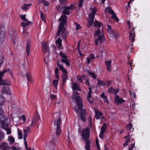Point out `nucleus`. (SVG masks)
Masks as SVG:
<instances>
[{
    "label": "nucleus",
    "mask_w": 150,
    "mask_h": 150,
    "mask_svg": "<svg viewBox=\"0 0 150 150\" xmlns=\"http://www.w3.org/2000/svg\"><path fill=\"white\" fill-rule=\"evenodd\" d=\"M75 100L77 105L79 107V108L76 107H74V110L76 113L79 112V110H83V103L82 98L80 96H75Z\"/></svg>",
    "instance_id": "1"
},
{
    "label": "nucleus",
    "mask_w": 150,
    "mask_h": 150,
    "mask_svg": "<svg viewBox=\"0 0 150 150\" xmlns=\"http://www.w3.org/2000/svg\"><path fill=\"white\" fill-rule=\"evenodd\" d=\"M5 32L6 30L4 23H0V42L1 43L4 41Z\"/></svg>",
    "instance_id": "2"
},
{
    "label": "nucleus",
    "mask_w": 150,
    "mask_h": 150,
    "mask_svg": "<svg viewBox=\"0 0 150 150\" xmlns=\"http://www.w3.org/2000/svg\"><path fill=\"white\" fill-rule=\"evenodd\" d=\"M75 4H70L69 6L63 7L64 8L62 12V13L64 15H69L70 13V10L73 9L76 7L74 6Z\"/></svg>",
    "instance_id": "3"
},
{
    "label": "nucleus",
    "mask_w": 150,
    "mask_h": 150,
    "mask_svg": "<svg viewBox=\"0 0 150 150\" xmlns=\"http://www.w3.org/2000/svg\"><path fill=\"white\" fill-rule=\"evenodd\" d=\"M82 138L84 140H88L89 137V130L88 128L84 129L81 134Z\"/></svg>",
    "instance_id": "4"
},
{
    "label": "nucleus",
    "mask_w": 150,
    "mask_h": 150,
    "mask_svg": "<svg viewBox=\"0 0 150 150\" xmlns=\"http://www.w3.org/2000/svg\"><path fill=\"white\" fill-rule=\"evenodd\" d=\"M0 122L2 124V127L4 130H6L8 127L7 123L6 122L5 117L2 114L0 113Z\"/></svg>",
    "instance_id": "5"
},
{
    "label": "nucleus",
    "mask_w": 150,
    "mask_h": 150,
    "mask_svg": "<svg viewBox=\"0 0 150 150\" xmlns=\"http://www.w3.org/2000/svg\"><path fill=\"white\" fill-rule=\"evenodd\" d=\"M66 30L64 26H62L61 25H59L58 29L57 30L56 35L57 36H59L61 32L62 31V35L63 36V38H64L66 37V35L65 33L64 34V32Z\"/></svg>",
    "instance_id": "6"
},
{
    "label": "nucleus",
    "mask_w": 150,
    "mask_h": 150,
    "mask_svg": "<svg viewBox=\"0 0 150 150\" xmlns=\"http://www.w3.org/2000/svg\"><path fill=\"white\" fill-rule=\"evenodd\" d=\"M61 121V117L59 118L57 121L56 124L57 128L56 129V134L57 136L61 134L62 132L60 126Z\"/></svg>",
    "instance_id": "7"
},
{
    "label": "nucleus",
    "mask_w": 150,
    "mask_h": 150,
    "mask_svg": "<svg viewBox=\"0 0 150 150\" xmlns=\"http://www.w3.org/2000/svg\"><path fill=\"white\" fill-rule=\"evenodd\" d=\"M42 49L43 52L44 53H49V47L48 43L46 42L42 43Z\"/></svg>",
    "instance_id": "8"
},
{
    "label": "nucleus",
    "mask_w": 150,
    "mask_h": 150,
    "mask_svg": "<svg viewBox=\"0 0 150 150\" xmlns=\"http://www.w3.org/2000/svg\"><path fill=\"white\" fill-rule=\"evenodd\" d=\"M59 21L61 22L59 23V25L62 26L66 25L67 20V16L65 15H62L59 19Z\"/></svg>",
    "instance_id": "9"
},
{
    "label": "nucleus",
    "mask_w": 150,
    "mask_h": 150,
    "mask_svg": "<svg viewBox=\"0 0 150 150\" xmlns=\"http://www.w3.org/2000/svg\"><path fill=\"white\" fill-rule=\"evenodd\" d=\"M135 27H133L132 29L129 31V39L133 43L134 42V38L135 37V34L134 29Z\"/></svg>",
    "instance_id": "10"
},
{
    "label": "nucleus",
    "mask_w": 150,
    "mask_h": 150,
    "mask_svg": "<svg viewBox=\"0 0 150 150\" xmlns=\"http://www.w3.org/2000/svg\"><path fill=\"white\" fill-rule=\"evenodd\" d=\"M80 118L81 120L84 122H86V112L85 109H83L81 111L80 113Z\"/></svg>",
    "instance_id": "11"
},
{
    "label": "nucleus",
    "mask_w": 150,
    "mask_h": 150,
    "mask_svg": "<svg viewBox=\"0 0 150 150\" xmlns=\"http://www.w3.org/2000/svg\"><path fill=\"white\" fill-rule=\"evenodd\" d=\"M61 71L62 72L63 74L62 76V79L63 84H64L66 82L67 80L68 79L67 72V70L65 69Z\"/></svg>",
    "instance_id": "12"
},
{
    "label": "nucleus",
    "mask_w": 150,
    "mask_h": 150,
    "mask_svg": "<svg viewBox=\"0 0 150 150\" xmlns=\"http://www.w3.org/2000/svg\"><path fill=\"white\" fill-rule=\"evenodd\" d=\"M125 100L122 98H120L118 95H116L115 97L114 102L117 105L121 104L123 102H125Z\"/></svg>",
    "instance_id": "13"
},
{
    "label": "nucleus",
    "mask_w": 150,
    "mask_h": 150,
    "mask_svg": "<svg viewBox=\"0 0 150 150\" xmlns=\"http://www.w3.org/2000/svg\"><path fill=\"white\" fill-rule=\"evenodd\" d=\"M105 64L107 70L108 71H110L111 70L112 60L110 59L108 61H105Z\"/></svg>",
    "instance_id": "14"
},
{
    "label": "nucleus",
    "mask_w": 150,
    "mask_h": 150,
    "mask_svg": "<svg viewBox=\"0 0 150 150\" xmlns=\"http://www.w3.org/2000/svg\"><path fill=\"white\" fill-rule=\"evenodd\" d=\"M1 92L2 93H5L8 94L10 95L11 92L9 89V87L8 86H4Z\"/></svg>",
    "instance_id": "15"
},
{
    "label": "nucleus",
    "mask_w": 150,
    "mask_h": 150,
    "mask_svg": "<svg viewBox=\"0 0 150 150\" xmlns=\"http://www.w3.org/2000/svg\"><path fill=\"white\" fill-rule=\"evenodd\" d=\"M31 45V43L30 41H28L27 42L26 49V53L25 55L28 56L30 53V46Z\"/></svg>",
    "instance_id": "16"
},
{
    "label": "nucleus",
    "mask_w": 150,
    "mask_h": 150,
    "mask_svg": "<svg viewBox=\"0 0 150 150\" xmlns=\"http://www.w3.org/2000/svg\"><path fill=\"white\" fill-rule=\"evenodd\" d=\"M95 116L97 120L100 119V117L103 115V113L100 112L98 110H95Z\"/></svg>",
    "instance_id": "17"
},
{
    "label": "nucleus",
    "mask_w": 150,
    "mask_h": 150,
    "mask_svg": "<svg viewBox=\"0 0 150 150\" xmlns=\"http://www.w3.org/2000/svg\"><path fill=\"white\" fill-rule=\"evenodd\" d=\"M72 88L73 90L77 91H81V90L80 88V86L75 83H72Z\"/></svg>",
    "instance_id": "18"
},
{
    "label": "nucleus",
    "mask_w": 150,
    "mask_h": 150,
    "mask_svg": "<svg viewBox=\"0 0 150 150\" xmlns=\"http://www.w3.org/2000/svg\"><path fill=\"white\" fill-rule=\"evenodd\" d=\"M56 44L58 48H61L62 46V40L61 38H58L56 41Z\"/></svg>",
    "instance_id": "19"
},
{
    "label": "nucleus",
    "mask_w": 150,
    "mask_h": 150,
    "mask_svg": "<svg viewBox=\"0 0 150 150\" xmlns=\"http://www.w3.org/2000/svg\"><path fill=\"white\" fill-rule=\"evenodd\" d=\"M110 14L112 15V16L110 17L111 18L113 19L116 22H117L119 21V19L117 16L116 14L114 11H111Z\"/></svg>",
    "instance_id": "20"
},
{
    "label": "nucleus",
    "mask_w": 150,
    "mask_h": 150,
    "mask_svg": "<svg viewBox=\"0 0 150 150\" xmlns=\"http://www.w3.org/2000/svg\"><path fill=\"white\" fill-rule=\"evenodd\" d=\"M103 24L101 22H99L96 19H95L94 23V26L98 28L100 27L101 26H103Z\"/></svg>",
    "instance_id": "21"
},
{
    "label": "nucleus",
    "mask_w": 150,
    "mask_h": 150,
    "mask_svg": "<svg viewBox=\"0 0 150 150\" xmlns=\"http://www.w3.org/2000/svg\"><path fill=\"white\" fill-rule=\"evenodd\" d=\"M61 61L62 62L65 63L67 67H69L70 66L69 61V59L67 58L62 59Z\"/></svg>",
    "instance_id": "22"
},
{
    "label": "nucleus",
    "mask_w": 150,
    "mask_h": 150,
    "mask_svg": "<svg viewBox=\"0 0 150 150\" xmlns=\"http://www.w3.org/2000/svg\"><path fill=\"white\" fill-rule=\"evenodd\" d=\"M86 140L87 141L86 142L85 148L86 150H91L90 149V145L91 143V141L89 140Z\"/></svg>",
    "instance_id": "23"
},
{
    "label": "nucleus",
    "mask_w": 150,
    "mask_h": 150,
    "mask_svg": "<svg viewBox=\"0 0 150 150\" xmlns=\"http://www.w3.org/2000/svg\"><path fill=\"white\" fill-rule=\"evenodd\" d=\"M10 84V82H7L6 80H4L2 79H1L0 80V85H6L8 86Z\"/></svg>",
    "instance_id": "24"
},
{
    "label": "nucleus",
    "mask_w": 150,
    "mask_h": 150,
    "mask_svg": "<svg viewBox=\"0 0 150 150\" xmlns=\"http://www.w3.org/2000/svg\"><path fill=\"white\" fill-rule=\"evenodd\" d=\"M96 58L94 55L93 54H90L89 57L87 58V63L88 64L90 63L91 61L93 60Z\"/></svg>",
    "instance_id": "25"
},
{
    "label": "nucleus",
    "mask_w": 150,
    "mask_h": 150,
    "mask_svg": "<svg viewBox=\"0 0 150 150\" xmlns=\"http://www.w3.org/2000/svg\"><path fill=\"white\" fill-rule=\"evenodd\" d=\"M97 81H98V85L103 86H106V83L104 81L100 80L98 79H97Z\"/></svg>",
    "instance_id": "26"
},
{
    "label": "nucleus",
    "mask_w": 150,
    "mask_h": 150,
    "mask_svg": "<svg viewBox=\"0 0 150 150\" xmlns=\"http://www.w3.org/2000/svg\"><path fill=\"white\" fill-rule=\"evenodd\" d=\"M107 128V125L105 123H104L100 131H102L103 132H105Z\"/></svg>",
    "instance_id": "27"
},
{
    "label": "nucleus",
    "mask_w": 150,
    "mask_h": 150,
    "mask_svg": "<svg viewBox=\"0 0 150 150\" xmlns=\"http://www.w3.org/2000/svg\"><path fill=\"white\" fill-rule=\"evenodd\" d=\"M88 24L87 25L88 28H90L93 24H94V20L91 19H89L88 20Z\"/></svg>",
    "instance_id": "28"
},
{
    "label": "nucleus",
    "mask_w": 150,
    "mask_h": 150,
    "mask_svg": "<svg viewBox=\"0 0 150 150\" xmlns=\"http://www.w3.org/2000/svg\"><path fill=\"white\" fill-rule=\"evenodd\" d=\"M25 75L28 79V81L29 82H32V77L31 74L30 73H27Z\"/></svg>",
    "instance_id": "29"
},
{
    "label": "nucleus",
    "mask_w": 150,
    "mask_h": 150,
    "mask_svg": "<svg viewBox=\"0 0 150 150\" xmlns=\"http://www.w3.org/2000/svg\"><path fill=\"white\" fill-rule=\"evenodd\" d=\"M101 97L104 100V102L108 104V100L106 96L105 95V93L104 92L102 93L101 94Z\"/></svg>",
    "instance_id": "30"
},
{
    "label": "nucleus",
    "mask_w": 150,
    "mask_h": 150,
    "mask_svg": "<svg viewBox=\"0 0 150 150\" xmlns=\"http://www.w3.org/2000/svg\"><path fill=\"white\" fill-rule=\"evenodd\" d=\"M25 22H22L21 23V26L23 27H25L26 26L30 25L31 23L30 21H29L28 20V21H26Z\"/></svg>",
    "instance_id": "31"
},
{
    "label": "nucleus",
    "mask_w": 150,
    "mask_h": 150,
    "mask_svg": "<svg viewBox=\"0 0 150 150\" xmlns=\"http://www.w3.org/2000/svg\"><path fill=\"white\" fill-rule=\"evenodd\" d=\"M31 5V4H24L22 6L21 8L23 10H26L28 9L27 8Z\"/></svg>",
    "instance_id": "32"
},
{
    "label": "nucleus",
    "mask_w": 150,
    "mask_h": 150,
    "mask_svg": "<svg viewBox=\"0 0 150 150\" xmlns=\"http://www.w3.org/2000/svg\"><path fill=\"white\" fill-rule=\"evenodd\" d=\"M97 38L101 42H104L105 40L104 35H100L99 37Z\"/></svg>",
    "instance_id": "33"
},
{
    "label": "nucleus",
    "mask_w": 150,
    "mask_h": 150,
    "mask_svg": "<svg viewBox=\"0 0 150 150\" xmlns=\"http://www.w3.org/2000/svg\"><path fill=\"white\" fill-rule=\"evenodd\" d=\"M59 55L62 59H65L67 58L68 57L65 54V53H63L62 51L59 52Z\"/></svg>",
    "instance_id": "34"
},
{
    "label": "nucleus",
    "mask_w": 150,
    "mask_h": 150,
    "mask_svg": "<svg viewBox=\"0 0 150 150\" xmlns=\"http://www.w3.org/2000/svg\"><path fill=\"white\" fill-rule=\"evenodd\" d=\"M4 99L3 96L0 95V106H2L4 103Z\"/></svg>",
    "instance_id": "35"
},
{
    "label": "nucleus",
    "mask_w": 150,
    "mask_h": 150,
    "mask_svg": "<svg viewBox=\"0 0 150 150\" xmlns=\"http://www.w3.org/2000/svg\"><path fill=\"white\" fill-rule=\"evenodd\" d=\"M88 74L89 75H91L92 78L94 79H96L97 78V76L96 75L94 72H90L88 71Z\"/></svg>",
    "instance_id": "36"
},
{
    "label": "nucleus",
    "mask_w": 150,
    "mask_h": 150,
    "mask_svg": "<svg viewBox=\"0 0 150 150\" xmlns=\"http://www.w3.org/2000/svg\"><path fill=\"white\" fill-rule=\"evenodd\" d=\"M85 0H79L78 4V6L80 8L82 6V4Z\"/></svg>",
    "instance_id": "37"
},
{
    "label": "nucleus",
    "mask_w": 150,
    "mask_h": 150,
    "mask_svg": "<svg viewBox=\"0 0 150 150\" xmlns=\"http://www.w3.org/2000/svg\"><path fill=\"white\" fill-rule=\"evenodd\" d=\"M5 73L6 72H8L9 73L10 75L12 77L13 76V73L12 71L9 68H7V69H4Z\"/></svg>",
    "instance_id": "38"
},
{
    "label": "nucleus",
    "mask_w": 150,
    "mask_h": 150,
    "mask_svg": "<svg viewBox=\"0 0 150 150\" xmlns=\"http://www.w3.org/2000/svg\"><path fill=\"white\" fill-rule=\"evenodd\" d=\"M115 90V89L112 87H110L108 90V92L109 93L113 94Z\"/></svg>",
    "instance_id": "39"
},
{
    "label": "nucleus",
    "mask_w": 150,
    "mask_h": 150,
    "mask_svg": "<svg viewBox=\"0 0 150 150\" xmlns=\"http://www.w3.org/2000/svg\"><path fill=\"white\" fill-rule=\"evenodd\" d=\"M59 82L58 79H54L53 80V86L56 88L57 87Z\"/></svg>",
    "instance_id": "40"
},
{
    "label": "nucleus",
    "mask_w": 150,
    "mask_h": 150,
    "mask_svg": "<svg viewBox=\"0 0 150 150\" xmlns=\"http://www.w3.org/2000/svg\"><path fill=\"white\" fill-rule=\"evenodd\" d=\"M11 38H12V41H13V45H15L16 44L15 42L16 38V33H14L13 37V38L11 37Z\"/></svg>",
    "instance_id": "41"
},
{
    "label": "nucleus",
    "mask_w": 150,
    "mask_h": 150,
    "mask_svg": "<svg viewBox=\"0 0 150 150\" xmlns=\"http://www.w3.org/2000/svg\"><path fill=\"white\" fill-rule=\"evenodd\" d=\"M24 140L25 147L27 148V143L26 142V138L28 137L27 134H23Z\"/></svg>",
    "instance_id": "42"
},
{
    "label": "nucleus",
    "mask_w": 150,
    "mask_h": 150,
    "mask_svg": "<svg viewBox=\"0 0 150 150\" xmlns=\"http://www.w3.org/2000/svg\"><path fill=\"white\" fill-rule=\"evenodd\" d=\"M100 33V28H98V29L94 33V35L95 36L98 37V36Z\"/></svg>",
    "instance_id": "43"
},
{
    "label": "nucleus",
    "mask_w": 150,
    "mask_h": 150,
    "mask_svg": "<svg viewBox=\"0 0 150 150\" xmlns=\"http://www.w3.org/2000/svg\"><path fill=\"white\" fill-rule=\"evenodd\" d=\"M57 66H59V69L61 71L65 69L62 65L61 64H59V62L58 61H57Z\"/></svg>",
    "instance_id": "44"
},
{
    "label": "nucleus",
    "mask_w": 150,
    "mask_h": 150,
    "mask_svg": "<svg viewBox=\"0 0 150 150\" xmlns=\"http://www.w3.org/2000/svg\"><path fill=\"white\" fill-rule=\"evenodd\" d=\"M36 120L33 119L32 120L31 123L30 125L29 126L31 127H33L34 126L36 123Z\"/></svg>",
    "instance_id": "45"
},
{
    "label": "nucleus",
    "mask_w": 150,
    "mask_h": 150,
    "mask_svg": "<svg viewBox=\"0 0 150 150\" xmlns=\"http://www.w3.org/2000/svg\"><path fill=\"white\" fill-rule=\"evenodd\" d=\"M30 129L29 127H27L26 129H23V134H27L30 132Z\"/></svg>",
    "instance_id": "46"
},
{
    "label": "nucleus",
    "mask_w": 150,
    "mask_h": 150,
    "mask_svg": "<svg viewBox=\"0 0 150 150\" xmlns=\"http://www.w3.org/2000/svg\"><path fill=\"white\" fill-rule=\"evenodd\" d=\"M77 80L79 81V82L82 83L83 82V81L82 77L81 76L78 75L76 76Z\"/></svg>",
    "instance_id": "47"
},
{
    "label": "nucleus",
    "mask_w": 150,
    "mask_h": 150,
    "mask_svg": "<svg viewBox=\"0 0 150 150\" xmlns=\"http://www.w3.org/2000/svg\"><path fill=\"white\" fill-rule=\"evenodd\" d=\"M112 83V81L111 80H106V86H107V87H110Z\"/></svg>",
    "instance_id": "48"
},
{
    "label": "nucleus",
    "mask_w": 150,
    "mask_h": 150,
    "mask_svg": "<svg viewBox=\"0 0 150 150\" xmlns=\"http://www.w3.org/2000/svg\"><path fill=\"white\" fill-rule=\"evenodd\" d=\"M74 25H75L76 27V30H78L81 28V26L80 24H78L76 22H75L74 23Z\"/></svg>",
    "instance_id": "49"
},
{
    "label": "nucleus",
    "mask_w": 150,
    "mask_h": 150,
    "mask_svg": "<svg viewBox=\"0 0 150 150\" xmlns=\"http://www.w3.org/2000/svg\"><path fill=\"white\" fill-rule=\"evenodd\" d=\"M60 4L61 5L63 6L66 5V2L67 0H59Z\"/></svg>",
    "instance_id": "50"
},
{
    "label": "nucleus",
    "mask_w": 150,
    "mask_h": 150,
    "mask_svg": "<svg viewBox=\"0 0 150 150\" xmlns=\"http://www.w3.org/2000/svg\"><path fill=\"white\" fill-rule=\"evenodd\" d=\"M20 18L22 20L25 21H28V20L26 18L25 14L20 15Z\"/></svg>",
    "instance_id": "51"
},
{
    "label": "nucleus",
    "mask_w": 150,
    "mask_h": 150,
    "mask_svg": "<svg viewBox=\"0 0 150 150\" xmlns=\"http://www.w3.org/2000/svg\"><path fill=\"white\" fill-rule=\"evenodd\" d=\"M4 60V58L3 56L0 55V67H1V64H2Z\"/></svg>",
    "instance_id": "52"
},
{
    "label": "nucleus",
    "mask_w": 150,
    "mask_h": 150,
    "mask_svg": "<svg viewBox=\"0 0 150 150\" xmlns=\"http://www.w3.org/2000/svg\"><path fill=\"white\" fill-rule=\"evenodd\" d=\"M41 2L43 3L44 5L45 6H48L49 5V2L45 0H40Z\"/></svg>",
    "instance_id": "53"
},
{
    "label": "nucleus",
    "mask_w": 150,
    "mask_h": 150,
    "mask_svg": "<svg viewBox=\"0 0 150 150\" xmlns=\"http://www.w3.org/2000/svg\"><path fill=\"white\" fill-rule=\"evenodd\" d=\"M8 139L10 143H12L14 142L15 139L12 136H10L8 137Z\"/></svg>",
    "instance_id": "54"
},
{
    "label": "nucleus",
    "mask_w": 150,
    "mask_h": 150,
    "mask_svg": "<svg viewBox=\"0 0 150 150\" xmlns=\"http://www.w3.org/2000/svg\"><path fill=\"white\" fill-rule=\"evenodd\" d=\"M92 9V11L91 13L95 15L97 11L96 7H94Z\"/></svg>",
    "instance_id": "55"
},
{
    "label": "nucleus",
    "mask_w": 150,
    "mask_h": 150,
    "mask_svg": "<svg viewBox=\"0 0 150 150\" xmlns=\"http://www.w3.org/2000/svg\"><path fill=\"white\" fill-rule=\"evenodd\" d=\"M95 15L92 14L91 13H89L88 15V17L89 18V19H91L94 20L95 18Z\"/></svg>",
    "instance_id": "56"
},
{
    "label": "nucleus",
    "mask_w": 150,
    "mask_h": 150,
    "mask_svg": "<svg viewBox=\"0 0 150 150\" xmlns=\"http://www.w3.org/2000/svg\"><path fill=\"white\" fill-rule=\"evenodd\" d=\"M127 128L128 129V130H130L132 127V124L130 123L129 124H128L127 125Z\"/></svg>",
    "instance_id": "57"
},
{
    "label": "nucleus",
    "mask_w": 150,
    "mask_h": 150,
    "mask_svg": "<svg viewBox=\"0 0 150 150\" xmlns=\"http://www.w3.org/2000/svg\"><path fill=\"white\" fill-rule=\"evenodd\" d=\"M5 72L3 69V71H0V80L2 79V77L4 76Z\"/></svg>",
    "instance_id": "58"
},
{
    "label": "nucleus",
    "mask_w": 150,
    "mask_h": 150,
    "mask_svg": "<svg viewBox=\"0 0 150 150\" xmlns=\"http://www.w3.org/2000/svg\"><path fill=\"white\" fill-rule=\"evenodd\" d=\"M18 135L19 136L18 137L19 139H22L23 136H22V132L20 130H18Z\"/></svg>",
    "instance_id": "59"
},
{
    "label": "nucleus",
    "mask_w": 150,
    "mask_h": 150,
    "mask_svg": "<svg viewBox=\"0 0 150 150\" xmlns=\"http://www.w3.org/2000/svg\"><path fill=\"white\" fill-rule=\"evenodd\" d=\"M8 144L6 142H2L0 145V148H1L2 147H4L5 146H7Z\"/></svg>",
    "instance_id": "60"
},
{
    "label": "nucleus",
    "mask_w": 150,
    "mask_h": 150,
    "mask_svg": "<svg viewBox=\"0 0 150 150\" xmlns=\"http://www.w3.org/2000/svg\"><path fill=\"white\" fill-rule=\"evenodd\" d=\"M120 91V89L119 88L115 89V90L114 92V94L115 95V96L116 95H117V94Z\"/></svg>",
    "instance_id": "61"
},
{
    "label": "nucleus",
    "mask_w": 150,
    "mask_h": 150,
    "mask_svg": "<svg viewBox=\"0 0 150 150\" xmlns=\"http://www.w3.org/2000/svg\"><path fill=\"white\" fill-rule=\"evenodd\" d=\"M104 132H102V131H100V133L99 135V137H100L101 139H103V134Z\"/></svg>",
    "instance_id": "62"
},
{
    "label": "nucleus",
    "mask_w": 150,
    "mask_h": 150,
    "mask_svg": "<svg viewBox=\"0 0 150 150\" xmlns=\"http://www.w3.org/2000/svg\"><path fill=\"white\" fill-rule=\"evenodd\" d=\"M106 9H107L108 11V12L109 13H110L111 11H113L110 6H108Z\"/></svg>",
    "instance_id": "63"
},
{
    "label": "nucleus",
    "mask_w": 150,
    "mask_h": 150,
    "mask_svg": "<svg viewBox=\"0 0 150 150\" xmlns=\"http://www.w3.org/2000/svg\"><path fill=\"white\" fill-rule=\"evenodd\" d=\"M6 131L7 134H9L11 133V131L10 128H8L6 130Z\"/></svg>",
    "instance_id": "64"
}]
</instances>
